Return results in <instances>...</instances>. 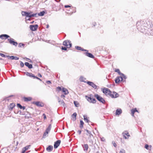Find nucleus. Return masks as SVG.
Instances as JSON below:
<instances>
[{
  "instance_id": "f704fd0d",
  "label": "nucleus",
  "mask_w": 153,
  "mask_h": 153,
  "mask_svg": "<svg viewBox=\"0 0 153 153\" xmlns=\"http://www.w3.org/2000/svg\"><path fill=\"white\" fill-rule=\"evenodd\" d=\"M120 81V79L119 76L116 77L115 80V82L116 83H119Z\"/></svg>"
},
{
  "instance_id": "3c124183",
  "label": "nucleus",
  "mask_w": 153,
  "mask_h": 153,
  "mask_svg": "<svg viewBox=\"0 0 153 153\" xmlns=\"http://www.w3.org/2000/svg\"><path fill=\"white\" fill-rule=\"evenodd\" d=\"M112 144H113V146L115 147H116L117 146V144H116L115 143V142L114 141H112Z\"/></svg>"
},
{
  "instance_id": "7c9ffc66",
  "label": "nucleus",
  "mask_w": 153,
  "mask_h": 153,
  "mask_svg": "<svg viewBox=\"0 0 153 153\" xmlns=\"http://www.w3.org/2000/svg\"><path fill=\"white\" fill-rule=\"evenodd\" d=\"M80 124L79 125V127L81 128H83V125L84 124V123L83 122V121L82 120H80Z\"/></svg>"
},
{
  "instance_id": "f03ea898",
  "label": "nucleus",
  "mask_w": 153,
  "mask_h": 153,
  "mask_svg": "<svg viewBox=\"0 0 153 153\" xmlns=\"http://www.w3.org/2000/svg\"><path fill=\"white\" fill-rule=\"evenodd\" d=\"M94 97L96 98L97 100L100 102H102L103 104H104L105 103V101L104 99L98 94H95L94 95Z\"/></svg>"
},
{
  "instance_id": "9b49d317",
  "label": "nucleus",
  "mask_w": 153,
  "mask_h": 153,
  "mask_svg": "<svg viewBox=\"0 0 153 153\" xmlns=\"http://www.w3.org/2000/svg\"><path fill=\"white\" fill-rule=\"evenodd\" d=\"M31 13H32V12H30L29 13L27 12L22 11V14L23 16H26V17H28L29 14H30Z\"/></svg>"
},
{
  "instance_id": "4c0bfd02",
  "label": "nucleus",
  "mask_w": 153,
  "mask_h": 153,
  "mask_svg": "<svg viewBox=\"0 0 153 153\" xmlns=\"http://www.w3.org/2000/svg\"><path fill=\"white\" fill-rule=\"evenodd\" d=\"M62 88L61 87L58 86L56 88V91L58 92H59L61 91H62Z\"/></svg>"
},
{
  "instance_id": "f257e3e1",
  "label": "nucleus",
  "mask_w": 153,
  "mask_h": 153,
  "mask_svg": "<svg viewBox=\"0 0 153 153\" xmlns=\"http://www.w3.org/2000/svg\"><path fill=\"white\" fill-rule=\"evenodd\" d=\"M152 23L149 21L148 22L146 21L141 20L137 22L136 26L138 30L141 32L143 33L145 30H147L148 28H149L152 25Z\"/></svg>"
},
{
  "instance_id": "e2e57ef3",
  "label": "nucleus",
  "mask_w": 153,
  "mask_h": 153,
  "mask_svg": "<svg viewBox=\"0 0 153 153\" xmlns=\"http://www.w3.org/2000/svg\"><path fill=\"white\" fill-rule=\"evenodd\" d=\"M46 82L48 84H50V83H51V81H49V80H48V81H47Z\"/></svg>"
},
{
  "instance_id": "412c9836",
  "label": "nucleus",
  "mask_w": 153,
  "mask_h": 153,
  "mask_svg": "<svg viewBox=\"0 0 153 153\" xmlns=\"http://www.w3.org/2000/svg\"><path fill=\"white\" fill-rule=\"evenodd\" d=\"M53 149V146H49L46 148V150L48 152H51L52 151Z\"/></svg>"
},
{
  "instance_id": "774afa93",
  "label": "nucleus",
  "mask_w": 153,
  "mask_h": 153,
  "mask_svg": "<svg viewBox=\"0 0 153 153\" xmlns=\"http://www.w3.org/2000/svg\"><path fill=\"white\" fill-rule=\"evenodd\" d=\"M38 76L39 77H42V76L41 75V74H40L39 73L38 74Z\"/></svg>"
},
{
  "instance_id": "c85d7f7f",
  "label": "nucleus",
  "mask_w": 153,
  "mask_h": 153,
  "mask_svg": "<svg viewBox=\"0 0 153 153\" xmlns=\"http://www.w3.org/2000/svg\"><path fill=\"white\" fill-rule=\"evenodd\" d=\"M26 74L27 76H29L30 77H33V78H34V74L31 73H30L28 72H26Z\"/></svg>"
},
{
  "instance_id": "8fccbe9b",
  "label": "nucleus",
  "mask_w": 153,
  "mask_h": 153,
  "mask_svg": "<svg viewBox=\"0 0 153 153\" xmlns=\"http://www.w3.org/2000/svg\"><path fill=\"white\" fill-rule=\"evenodd\" d=\"M61 49L63 50L66 51L67 50V48L65 47L62 46L61 48Z\"/></svg>"
},
{
  "instance_id": "58836bf2",
  "label": "nucleus",
  "mask_w": 153,
  "mask_h": 153,
  "mask_svg": "<svg viewBox=\"0 0 153 153\" xmlns=\"http://www.w3.org/2000/svg\"><path fill=\"white\" fill-rule=\"evenodd\" d=\"M76 115H71V119L73 121H75L76 120Z\"/></svg>"
},
{
  "instance_id": "338daca9",
  "label": "nucleus",
  "mask_w": 153,
  "mask_h": 153,
  "mask_svg": "<svg viewBox=\"0 0 153 153\" xmlns=\"http://www.w3.org/2000/svg\"><path fill=\"white\" fill-rule=\"evenodd\" d=\"M61 98H64L65 97V96L64 95L62 94L61 95Z\"/></svg>"
},
{
  "instance_id": "a878e982",
  "label": "nucleus",
  "mask_w": 153,
  "mask_h": 153,
  "mask_svg": "<svg viewBox=\"0 0 153 153\" xmlns=\"http://www.w3.org/2000/svg\"><path fill=\"white\" fill-rule=\"evenodd\" d=\"M37 13H31L30 14H29L28 17L31 18L33 17H37Z\"/></svg>"
},
{
  "instance_id": "cd10ccee",
  "label": "nucleus",
  "mask_w": 153,
  "mask_h": 153,
  "mask_svg": "<svg viewBox=\"0 0 153 153\" xmlns=\"http://www.w3.org/2000/svg\"><path fill=\"white\" fill-rule=\"evenodd\" d=\"M13 95H10V96L8 97H5L4 98L3 101L5 100V101H9L10 100H11L10 99V97H11L13 96Z\"/></svg>"
},
{
  "instance_id": "a211bd4d",
  "label": "nucleus",
  "mask_w": 153,
  "mask_h": 153,
  "mask_svg": "<svg viewBox=\"0 0 153 153\" xmlns=\"http://www.w3.org/2000/svg\"><path fill=\"white\" fill-rule=\"evenodd\" d=\"M62 92L64 93V94L65 95L68 94L69 93L67 89L64 88L62 87Z\"/></svg>"
},
{
  "instance_id": "4be33fe9",
  "label": "nucleus",
  "mask_w": 153,
  "mask_h": 153,
  "mask_svg": "<svg viewBox=\"0 0 153 153\" xmlns=\"http://www.w3.org/2000/svg\"><path fill=\"white\" fill-rule=\"evenodd\" d=\"M122 113V111L120 108L117 109L116 111L115 115H120Z\"/></svg>"
},
{
  "instance_id": "864d4df0",
  "label": "nucleus",
  "mask_w": 153,
  "mask_h": 153,
  "mask_svg": "<svg viewBox=\"0 0 153 153\" xmlns=\"http://www.w3.org/2000/svg\"><path fill=\"white\" fill-rule=\"evenodd\" d=\"M5 55L4 54L2 53H0V56H1L2 57H5Z\"/></svg>"
},
{
  "instance_id": "0e129e2a",
  "label": "nucleus",
  "mask_w": 153,
  "mask_h": 153,
  "mask_svg": "<svg viewBox=\"0 0 153 153\" xmlns=\"http://www.w3.org/2000/svg\"><path fill=\"white\" fill-rule=\"evenodd\" d=\"M71 7V6L68 5H65V8H68V7Z\"/></svg>"
},
{
  "instance_id": "dca6fc26",
  "label": "nucleus",
  "mask_w": 153,
  "mask_h": 153,
  "mask_svg": "<svg viewBox=\"0 0 153 153\" xmlns=\"http://www.w3.org/2000/svg\"><path fill=\"white\" fill-rule=\"evenodd\" d=\"M75 48L78 50H80L82 51H88V50L82 48L81 47L78 46H76Z\"/></svg>"
},
{
  "instance_id": "6ab92c4d",
  "label": "nucleus",
  "mask_w": 153,
  "mask_h": 153,
  "mask_svg": "<svg viewBox=\"0 0 153 153\" xmlns=\"http://www.w3.org/2000/svg\"><path fill=\"white\" fill-rule=\"evenodd\" d=\"M25 65L29 69H31L33 68L32 65L31 64H30L28 62H25Z\"/></svg>"
},
{
  "instance_id": "20e7f679",
  "label": "nucleus",
  "mask_w": 153,
  "mask_h": 153,
  "mask_svg": "<svg viewBox=\"0 0 153 153\" xmlns=\"http://www.w3.org/2000/svg\"><path fill=\"white\" fill-rule=\"evenodd\" d=\"M85 97L87 100L89 102L92 103L96 102V100L95 98H92L91 97H88L87 96H86Z\"/></svg>"
},
{
  "instance_id": "bf43d9fd",
  "label": "nucleus",
  "mask_w": 153,
  "mask_h": 153,
  "mask_svg": "<svg viewBox=\"0 0 153 153\" xmlns=\"http://www.w3.org/2000/svg\"><path fill=\"white\" fill-rule=\"evenodd\" d=\"M82 131L80 130H79L77 131V133L79 134H80L81 133Z\"/></svg>"
},
{
  "instance_id": "a18cd8bd",
  "label": "nucleus",
  "mask_w": 153,
  "mask_h": 153,
  "mask_svg": "<svg viewBox=\"0 0 153 153\" xmlns=\"http://www.w3.org/2000/svg\"><path fill=\"white\" fill-rule=\"evenodd\" d=\"M120 76H122L123 77V79L124 78V79H126V76L123 73L121 74L120 75Z\"/></svg>"
},
{
  "instance_id": "72a5a7b5",
  "label": "nucleus",
  "mask_w": 153,
  "mask_h": 153,
  "mask_svg": "<svg viewBox=\"0 0 153 153\" xmlns=\"http://www.w3.org/2000/svg\"><path fill=\"white\" fill-rule=\"evenodd\" d=\"M49 132V131H48L47 130H46L44 132V133L43 134V138H45L47 136H48V134Z\"/></svg>"
},
{
  "instance_id": "e433bc0d",
  "label": "nucleus",
  "mask_w": 153,
  "mask_h": 153,
  "mask_svg": "<svg viewBox=\"0 0 153 153\" xmlns=\"http://www.w3.org/2000/svg\"><path fill=\"white\" fill-rule=\"evenodd\" d=\"M30 146V145L27 146H25V147L23 148L22 149H23L25 151H26L29 148Z\"/></svg>"
},
{
  "instance_id": "680f3d73",
  "label": "nucleus",
  "mask_w": 153,
  "mask_h": 153,
  "mask_svg": "<svg viewBox=\"0 0 153 153\" xmlns=\"http://www.w3.org/2000/svg\"><path fill=\"white\" fill-rule=\"evenodd\" d=\"M10 58L11 59H14V56H11L10 57Z\"/></svg>"
},
{
  "instance_id": "603ef678",
  "label": "nucleus",
  "mask_w": 153,
  "mask_h": 153,
  "mask_svg": "<svg viewBox=\"0 0 153 153\" xmlns=\"http://www.w3.org/2000/svg\"><path fill=\"white\" fill-rule=\"evenodd\" d=\"M145 148L147 149H149V146L148 145V144H146L145 145Z\"/></svg>"
},
{
  "instance_id": "aec40b11",
  "label": "nucleus",
  "mask_w": 153,
  "mask_h": 153,
  "mask_svg": "<svg viewBox=\"0 0 153 153\" xmlns=\"http://www.w3.org/2000/svg\"><path fill=\"white\" fill-rule=\"evenodd\" d=\"M135 112H137L138 113H139V112L136 108L131 110V113L132 115H134Z\"/></svg>"
},
{
  "instance_id": "1a4fd4ad",
  "label": "nucleus",
  "mask_w": 153,
  "mask_h": 153,
  "mask_svg": "<svg viewBox=\"0 0 153 153\" xmlns=\"http://www.w3.org/2000/svg\"><path fill=\"white\" fill-rule=\"evenodd\" d=\"M61 143L60 140H59L55 142L54 144V147L55 149H56L59 146Z\"/></svg>"
},
{
  "instance_id": "9d476101",
  "label": "nucleus",
  "mask_w": 153,
  "mask_h": 153,
  "mask_svg": "<svg viewBox=\"0 0 153 153\" xmlns=\"http://www.w3.org/2000/svg\"><path fill=\"white\" fill-rule=\"evenodd\" d=\"M84 53V54L86 56L91 58H94V55L91 53L88 52V51Z\"/></svg>"
},
{
  "instance_id": "ea45409f",
  "label": "nucleus",
  "mask_w": 153,
  "mask_h": 153,
  "mask_svg": "<svg viewBox=\"0 0 153 153\" xmlns=\"http://www.w3.org/2000/svg\"><path fill=\"white\" fill-rule=\"evenodd\" d=\"M113 94H114L115 98H116L119 97V94L116 92L114 91Z\"/></svg>"
},
{
  "instance_id": "13d9d810",
  "label": "nucleus",
  "mask_w": 153,
  "mask_h": 153,
  "mask_svg": "<svg viewBox=\"0 0 153 153\" xmlns=\"http://www.w3.org/2000/svg\"><path fill=\"white\" fill-rule=\"evenodd\" d=\"M120 79V81H123V77L122 76H119Z\"/></svg>"
},
{
  "instance_id": "79ce46f5",
  "label": "nucleus",
  "mask_w": 153,
  "mask_h": 153,
  "mask_svg": "<svg viewBox=\"0 0 153 153\" xmlns=\"http://www.w3.org/2000/svg\"><path fill=\"white\" fill-rule=\"evenodd\" d=\"M115 71L117 72L120 75L122 73L120 72V70L118 69H116Z\"/></svg>"
},
{
  "instance_id": "39448f33",
  "label": "nucleus",
  "mask_w": 153,
  "mask_h": 153,
  "mask_svg": "<svg viewBox=\"0 0 153 153\" xmlns=\"http://www.w3.org/2000/svg\"><path fill=\"white\" fill-rule=\"evenodd\" d=\"M86 83L89 85L91 86L94 89H96L97 88L98 86L95 84L93 82L88 81L86 82Z\"/></svg>"
},
{
  "instance_id": "c03bdc74",
  "label": "nucleus",
  "mask_w": 153,
  "mask_h": 153,
  "mask_svg": "<svg viewBox=\"0 0 153 153\" xmlns=\"http://www.w3.org/2000/svg\"><path fill=\"white\" fill-rule=\"evenodd\" d=\"M74 104L76 107H78V105H79V103L77 101H74Z\"/></svg>"
},
{
  "instance_id": "bb28decb",
  "label": "nucleus",
  "mask_w": 153,
  "mask_h": 153,
  "mask_svg": "<svg viewBox=\"0 0 153 153\" xmlns=\"http://www.w3.org/2000/svg\"><path fill=\"white\" fill-rule=\"evenodd\" d=\"M108 90H109V89L106 88H104L102 89L103 93L105 94L107 93Z\"/></svg>"
},
{
  "instance_id": "5fc2aeb1",
  "label": "nucleus",
  "mask_w": 153,
  "mask_h": 153,
  "mask_svg": "<svg viewBox=\"0 0 153 153\" xmlns=\"http://www.w3.org/2000/svg\"><path fill=\"white\" fill-rule=\"evenodd\" d=\"M88 140H89V143H91L92 144L93 143V141L91 139V138H90L88 139Z\"/></svg>"
},
{
  "instance_id": "393cba45",
  "label": "nucleus",
  "mask_w": 153,
  "mask_h": 153,
  "mask_svg": "<svg viewBox=\"0 0 153 153\" xmlns=\"http://www.w3.org/2000/svg\"><path fill=\"white\" fill-rule=\"evenodd\" d=\"M32 100V98L30 97H24V100L25 101L28 102L31 100Z\"/></svg>"
},
{
  "instance_id": "4d7b16f0",
  "label": "nucleus",
  "mask_w": 153,
  "mask_h": 153,
  "mask_svg": "<svg viewBox=\"0 0 153 153\" xmlns=\"http://www.w3.org/2000/svg\"><path fill=\"white\" fill-rule=\"evenodd\" d=\"M20 65L21 67H23L24 66V63L22 61H20Z\"/></svg>"
},
{
  "instance_id": "69168bd1",
  "label": "nucleus",
  "mask_w": 153,
  "mask_h": 153,
  "mask_svg": "<svg viewBox=\"0 0 153 153\" xmlns=\"http://www.w3.org/2000/svg\"><path fill=\"white\" fill-rule=\"evenodd\" d=\"M34 79H39L40 78H38V77L36 76H34V78H33Z\"/></svg>"
},
{
  "instance_id": "7ed1b4c3",
  "label": "nucleus",
  "mask_w": 153,
  "mask_h": 153,
  "mask_svg": "<svg viewBox=\"0 0 153 153\" xmlns=\"http://www.w3.org/2000/svg\"><path fill=\"white\" fill-rule=\"evenodd\" d=\"M63 45L66 46L68 48H70L72 46V44L71 43V42L68 40L64 41L63 43Z\"/></svg>"
},
{
  "instance_id": "37998d69",
  "label": "nucleus",
  "mask_w": 153,
  "mask_h": 153,
  "mask_svg": "<svg viewBox=\"0 0 153 153\" xmlns=\"http://www.w3.org/2000/svg\"><path fill=\"white\" fill-rule=\"evenodd\" d=\"M111 93V92L109 89V90H108L107 93L106 94V95L107 96H110Z\"/></svg>"
},
{
  "instance_id": "6e6552de",
  "label": "nucleus",
  "mask_w": 153,
  "mask_h": 153,
  "mask_svg": "<svg viewBox=\"0 0 153 153\" xmlns=\"http://www.w3.org/2000/svg\"><path fill=\"white\" fill-rule=\"evenodd\" d=\"M123 134L124 138L125 139H128L130 137V135L129 133L127 131H124L123 133Z\"/></svg>"
},
{
  "instance_id": "ddd939ff",
  "label": "nucleus",
  "mask_w": 153,
  "mask_h": 153,
  "mask_svg": "<svg viewBox=\"0 0 153 153\" xmlns=\"http://www.w3.org/2000/svg\"><path fill=\"white\" fill-rule=\"evenodd\" d=\"M85 130L87 132V134H86L88 136V139L91 138L92 137H93V135L91 134V132L90 131H89L88 130Z\"/></svg>"
},
{
  "instance_id": "473e14b6",
  "label": "nucleus",
  "mask_w": 153,
  "mask_h": 153,
  "mask_svg": "<svg viewBox=\"0 0 153 153\" xmlns=\"http://www.w3.org/2000/svg\"><path fill=\"white\" fill-rule=\"evenodd\" d=\"M84 116V120L85 122L89 123V122H90V121L88 120L87 118V115H83Z\"/></svg>"
},
{
  "instance_id": "09e8293b",
  "label": "nucleus",
  "mask_w": 153,
  "mask_h": 153,
  "mask_svg": "<svg viewBox=\"0 0 153 153\" xmlns=\"http://www.w3.org/2000/svg\"><path fill=\"white\" fill-rule=\"evenodd\" d=\"M109 96L111 97L112 98H115L114 95V94H113H113H112L111 93Z\"/></svg>"
},
{
  "instance_id": "4468645a",
  "label": "nucleus",
  "mask_w": 153,
  "mask_h": 153,
  "mask_svg": "<svg viewBox=\"0 0 153 153\" xmlns=\"http://www.w3.org/2000/svg\"><path fill=\"white\" fill-rule=\"evenodd\" d=\"M9 37H10V36L6 34H3L0 35V38L2 39H4V38H5V39H6Z\"/></svg>"
},
{
  "instance_id": "2eb2a0df",
  "label": "nucleus",
  "mask_w": 153,
  "mask_h": 153,
  "mask_svg": "<svg viewBox=\"0 0 153 153\" xmlns=\"http://www.w3.org/2000/svg\"><path fill=\"white\" fill-rule=\"evenodd\" d=\"M148 32L151 35H153V25H152V26L149 28L148 30Z\"/></svg>"
},
{
  "instance_id": "0eeeda50",
  "label": "nucleus",
  "mask_w": 153,
  "mask_h": 153,
  "mask_svg": "<svg viewBox=\"0 0 153 153\" xmlns=\"http://www.w3.org/2000/svg\"><path fill=\"white\" fill-rule=\"evenodd\" d=\"M38 26L37 25H31L30 26V29L32 31H35L36 30L38 27Z\"/></svg>"
},
{
  "instance_id": "49530a36",
  "label": "nucleus",
  "mask_w": 153,
  "mask_h": 153,
  "mask_svg": "<svg viewBox=\"0 0 153 153\" xmlns=\"http://www.w3.org/2000/svg\"><path fill=\"white\" fill-rule=\"evenodd\" d=\"M120 153H126L125 150L123 149H121Z\"/></svg>"
},
{
  "instance_id": "5701e85b",
  "label": "nucleus",
  "mask_w": 153,
  "mask_h": 153,
  "mask_svg": "<svg viewBox=\"0 0 153 153\" xmlns=\"http://www.w3.org/2000/svg\"><path fill=\"white\" fill-rule=\"evenodd\" d=\"M58 100L59 102L61 105L65 106V104L63 100H61L59 98H58Z\"/></svg>"
},
{
  "instance_id": "052dcab7",
  "label": "nucleus",
  "mask_w": 153,
  "mask_h": 153,
  "mask_svg": "<svg viewBox=\"0 0 153 153\" xmlns=\"http://www.w3.org/2000/svg\"><path fill=\"white\" fill-rule=\"evenodd\" d=\"M19 58L17 56H14V59L16 60H19Z\"/></svg>"
},
{
  "instance_id": "de8ad7c7",
  "label": "nucleus",
  "mask_w": 153,
  "mask_h": 153,
  "mask_svg": "<svg viewBox=\"0 0 153 153\" xmlns=\"http://www.w3.org/2000/svg\"><path fill=\"white\" fill-rule=\"evenodd\" d=\"M25 46V44L23 43H20L19 44V45H18V47H21L22 46Z\"/></svg>"
},
{
  "instance_id": "6e6d98bb",
  "label": "nucleus",
  "mask_w": 153,
  "mask_h": 153,
  "mask_svg": "<svg viewBox=\"0 0 153 153\" xmlns=\"http://www.w3.org/2000/svg\"><path fill=\"white\" fill-rule=\"evenodd\" d=\"M101 140L102 141H105V139L104 137H100Z\"/></svg>"
},
{
  "instance_id": "2f4dec72",
  "label": "nucleus",
  "mask_w": 153,
  "mask_h": 153,
  "mask_svg": "<svg viewBox=\"0 0 153 153\" xmlns=\"http://www.w3.org/2000/svg\"><path fill=\"white\" fill-rule=\"evenodd\" d=\"M15 106V104L13 103H11L10 104L9 108V109L11 110L13 109V108Z\"/></svg>"
},
{
  "instance_id": "f3484780",
  "label": "nucleus",
  "mask_w": 153,
  "mask_h": 153,
  "mask_svg": "<svg viewBox=\"0 0 153 153\" xmlns=\"http://www.w3.org/2000/svg\"><path fill=\"white\" fill-rule=\"evenodd\" d=\"M82 146L83 148V150L84 151H86L88 150V146L87 144H84V145H82Z\"/></svg>"
},
{
  "instance_id": "a19ab883",
  "label": "nucleus",
  "mask_w": 153,
  "mask_h": 153,
  "mask_svg": "<svg viewBox=\"0 0 153 153\" xmlns=\"http://www.w3.org/2000/svg\"><path fill=\"white\" fill-rule=\"evenodd\" d=\"M51 125L50 124L49 125L48 127L47 128L46 130L49 132L51 129Z\"/></svg>"
},
{
  "instance_id": "b1692460",
  "label": "nucleus",
  "mask_w": 153,
  "mask_h": 153,
  "mask_svg": "<svg viewBox=\"0 0 153 153\" xmlns=\"http://www.w3.org/2000/svg\"><path fill=\"white\" fill-rule=\"evenodd\" d=\"M86 79L83 76H81L79 78V80L81 82H83L85 83H86L87 82L85 81V80Z\"/></svg>"
},
{
  "instance_id": "423d86ee",
  "label": "nucleus",
  "mask_w": 153,
  "mask_h": 153,
  "mask_svg": "<svg viewBox=\"0 0 153 153\" xmlns=\"http://www.w3.org/2000/svg\"><path fill=\"white\" fill-rule=\"evenodd\" d=\"M8 40L9 41V42L11 44L13 45L16 46L18 43L17 42L14 41V39L12 38L10 39H8Z\"/></svg>"
},
{
  "instance_id": "f8f14e48",
  "label": "nucleus",
  "mask_w": 153,
  "mask_h": 153,
  "mask_svg": "<svg viewBox=\"0 0 153 153\" xmlns=\"http://www.w3.org/2000/svg\"><path fill=\"white\" fill-rule=\"evenodd\" d=\"M33 103L39 107H42L44 106L43 103L39 101L34 102H33Z\"/></svg>"
},
{
  "instance_id": "c756f323",
  "label": "nucleus",
  "mask_w": 153,
  "mask_h": 153,
  "mask_svg": "<svg viewBox=\"0 0 153 153\" xmlns=\"http://www.w3.org/2000/svg\"><path fill=\"white\" fill-rule=\"evenodd\" d=\"M17 106L18 107L20 108L21 109L24 110L25 108V106H22V105L19 103L17 104Z\"/></svg>"
},
{
  "instance_id": "c9c22d12",
  "label": "nucleus",
  "mask_w": 153,
  "mask_h": 153,
  "mask_svg": "<svg viewBox=\"0 0 153 153\" xmlns=\"http://www.w3.org/2000/svg\"><path fill=\"white\" fill-rule=\"evenodd\" d=\"M45 13V12L44 11H43L37 14V15L39 16H42L44 15Z\"/></svg>"
}]
</instances>
